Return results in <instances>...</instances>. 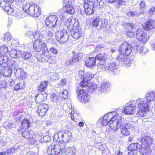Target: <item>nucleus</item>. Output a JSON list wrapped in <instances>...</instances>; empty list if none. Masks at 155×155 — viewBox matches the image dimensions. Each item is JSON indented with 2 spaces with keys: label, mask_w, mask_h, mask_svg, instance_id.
I'll list each match as a JSON object with an SVG mask.
<instances>
[{
  "label": "nucleus",
  "mask_w": 155,
  "mask_h": 155,
  "mask_svg": "<svg viewBox=\"0 0 155 155\" xmlns=\"http://www.w3.org/2000/svg\"><path fill=\"white\" fill-rule=\"evenodd\" d=\"M155 98V93L149 92L143 98H139L136 100L139 111L137 113V116L143 117L145 116L147 111H149V106Z\"/></svg>",
  "instance_id": "obj_1"
},
{
  "label": "nucleus",
  "mask_w": 155,
  "mask_h": 155,
  "mask_svg": "<svg viewBox=\"0 0 155 155\" xmlns=\"http://www.w3.org/2000/svg\"><path fill=\"white\" fill-rule=\"evenodd\" d=\"M4 12L8 15H13L18 18H22L26 15L38 17L41 13V10H4Z\"/></svg>",
  "instance_id": "obj_2"
},
{
  "label": "nucleus",
  "mask_w": 155,
  "mask_h": 155,
  "mask_svg": "<svg viewBox=\"0 0 155 155\" xmlns=\"http://www.w3.org/2000/svg\"><path fill=\"white\" fill-rule=\"evenodd\" d=\"M119 117V120L117 122L114 123L113 127V130L117 131L118 129L121 130V133L123 135H129L130 134V131L134 127L133 125L129 122L123 123Z\"/></svg>",
  "instance_id": "obj_3"
},
{
  "label": "nucleus",
  "mask_w": 155,
  "mask_h": 155,
  "mask_svg": "<svg viewBox=\"0 0 155 155\" xmlns=\"http://www.w3.org/2000/svg\"><path fill=\"white\" fill-rule=\"evenodd\" d=\"M113 112H110L105 114L98 120V122L101 123L102 126H106L108 125L113 130V127L114 126V123L117 121V120L115 119L117 118L115 116H113Z\"/></svg>",
  "instance_id": "obj_4"
},
{
  "label": "nucleus",
  "mask_w": 155,
  "mask_h": 155,
  "mask_svg": "<svg viewBox=\"0 0 155 155\" xmlns=\"http://www.w3.org/2000/svg\"><path fill=\"white\" fill-rule=\"evenodd\" d=\"M71 133L68 130L58 132L54 135L53 140L54 141L61 143H67L71 139Z\"/></svg>",
  "instance_id": "obj_5"
},
{
  "label": "nucleus",
  "mask_w": 155,
  "mask_h": 155,
  "mask_svg": "<svg viewBox=\"0 0 155 155\" xmlns=\"http://www.w3.org/2000/svg\"><path fill=\"white\" fill-rule=\"evenodd\" d=\"M33 49L36 52H39L42 50V54L46 57H48L49 52L45 43L41 41L36 40L33 43Z\"/></svg>",
  "instance_id": "obj_6"
},
{
  "label": "nucleus",
  "mask_w": 155,
  "mask_h": 155,
  "mask_svg": "<svg viewBox=\"0 0 155 155\" xmlns=\"http://www.w3.org/2000/svg\"><path fill=\"white\" fill-rule=\"evenodd\" d=\"M94 76V74L89 72L87 73L84 75L83 71H79L78 77L81 81L80 83V86L82 87H88V81L91 80Z\"/></svg>",
  "instance_id": "obj_7"
},
{
  "label": "nucleus",
  "mask_w": 155,
  "mask_h": 155,
  "mask_svg": "<svg viewBox=\"0 0 155 155\" xmlns=\"http://www.w3.org/2000/svg\"><path fill=\"white\" fill-rule=\"evenodd\" d=\"M142 150H144L145 151H147L149 153L152 151L150 149V146L153 143H155L154 140L150 137H145L142 138L140 141Z\"/></svg>",
  "instance_id": "obj_8"
},
{
  "label": "nucleus",
  "mask_w": 155,
  "mask_h": 155,
  "mask_svg": "<svg viewBox=\"0 0 155 155\" xmlns=\"http://www.w3.org/2000/svg\"><path fill=\"white\" fill-rule=\"evenodd\" d=\"M76 0H63V10H81L80 6L74 5L77 2Z\"/></svg>",
  "instance_id": "obj_9"
},
{
  "label": "nucleus",
  "mask_w": 155,
  "mask_h": 155,
  "mask_svg": "<svg viewBox=\"0 0 155 155\" xmlns=\"http://www.w3.org/2000/svg\"><path fill=\"white\" fill-rule=\"evenodd\" d=\"M56 38L60 43L63 44L66 42L69 38V35L66 30L55 32Z\"/></svg>",
  "instance_id": "obj_10"
},
{
  "label": "nucleus",
  "mask_w": 155,
  "mask_h": 155,
  "mask_svg": "<svg viewBox=\"0 0 155 155\" xmlns=\"http://www.w3.org/2000/svg\"><path fill=\"white\" fill-rule=\"evenodd\" d=\"M45 23L49 28L56 27L59 25V21L55 15H51L47 18L45 21Z\"/></svg>",
  "instance_id": "obj_11"
},
{
  "label": "nucleus",
  "mask_w": 155,
  "mask_h": 155,
  "mask_svg": "<svg viewBox=\"0 0 155 155\" xmlns=\"http://www.w3.org/2000/svg\"><path fill=\"white\" fill-rule=\"evenodd\" d=\"M77 93V97L79 100L82 103H87L89 101L90 96L84 89H78Z\"/></svg>",
  "instance_id": "obj_12"
},
{
  "label": "nucleus",
  "mask_w": 155,
  "mask_h": 155,
  "mask_svg": "<svg viewBox=\"0 0 155 155\" xmlns=\"http://www.w3.org/2000/svg\"><path fill=\"white\" fill-rule=\"evenodd\" d=\"M132 46L127 42L123 41L119 45V51L120 53L126 54L129 55L132 51Z\"/></svg>",
  "instance_id": "obj_13"
},
{
  "label": "nucleus",
  "mask_w": 155,
  "mask_h": 155,
  "mask_svg": "<svg viewBox=\"0 0 155 155\" xmlns=\"http://www.w3.org/2000/svg\"><path fill=\"white\" fill-rule=\"evenodd\" d=\"M83 56L82 53H80L73 55L71 58L66 60L65 63L67 65H74L78 63Z\"/></svg>",
  "instance_id": "obj_14"
},
{
  "label": "nucleus",
  "mask_w": 155,
  "mask_h": 155,
  "mask_svg": "<svg viewBox=\"0 0 155 155\" xmlns=\"http://www.w3.org/2000/svg\"><path fill=\"white\" fill-rule=\"evenodd\" d=\"M138 104L136 101H130V102L128 103L124 108V114H133L136 109V105L135 104Z\"/></svg>",
  "instance_id": "obj_15"
},
{
  "label": "nucleus",
  "mask_w": 155,
  "mask_h": 155,
  "mask_svg": "<svg viewBox=\"0 0 155 155\" xmlns=\"http://www.w3.org/2000/svg\"><path fill=\"white\" fill-rule=\"evenodd\" d=\"M123 25L124 28L127 29H131V31L128 30L127 31V35L128 36L132 37L135 36V32L136 30V28L137 27L135 25L130 23L124 22Z\"/></svg>",
  "instance_id": "obj_16"
},
{
  "label": "nucleus",
  "mask_w": 155,
  "mask_h": 155,
  "mask_svg": "<svg viewBox=\"0 0 155 155\" xmlns=\"http://www.w3.org/2000/svg\"><path fill=\"white\" fill-rule=\"evenodd\" d=\"M61 151L60 145L56 144L49 146L47 150V153L50 155H58Z\"/></svg>",
  "instance_id": "obj_17"
},
{
  "label": "nucleus",
  "mask_w": 155,
  "mask_h": 155,
  "mask_svg": "<svg viewBox=\"0 0 155 155\" xmlns=\"http://www.w3.org/2000/svg\"><path fill=\"white\" fill-rule=\"evenodd\" d=\"M79 22L78 19L72 17L69 18L68 19L67 26L68 29L71 31V29H74V28H76L79 27Z\"/></svg>",
  "instance_id": "obj_18"
},
{
  "label": "nucleus",
  "mask_w": 155,
  "mask_h": 155,
  "mask_svg": "<svg viewBox=\"0 0 155 155\" xmlns=\"http://www.w3.org/2000/svg\"><path fill=\"white\" fill-rule=\"evenodd\" d=\"M7 61H4L1 64V66L2 67L5 68L6 67H8V68H10V69H11L12 71L18 68V65L16 62L14 60L9 59L8 57H7Z\"/></svg>",
  "instance_id": "obj_19"
},
{
  "label": "nucleus",
  "mask_w": 155,
  "mask_h": 155,
  "mask_svg": "<svg viewBox=\"0 0 155 155\" xmlns=\"http://www.w3.org/2000/svg\"><path fill=\"white\" fill-rule=\"evenodd\" d=\"M107 68L108 69V73L115 75L119 73L118 70L119 68L118 65L116 63L114 62H111L107 65Z\"/></svg>",
  "instance_id": "obj_20"
},
{
  "label": "nucleus",
  "mask_w": 155,
  "mask_h": 155,
  "mask_svg": "<svg viewBox=\"0 0 155 155\" xmlns=\"http://www.w3.org/2000/svg\"><path fill=\"white\" fill-rule=\"evenodd\" d=\"M49 108L48 106L46 104L40 105L38 107L37 113L39 116L41 117L44 116Z\"/></svg>",
  "instance_id": "obj_21"
},
{
  "label": "nucleus",
  "mask_w": 155,
  "mask_h": 155,
  "mask_svg": "<svg viewBox=\"0 0 155 155\" xmlns=\"http://www.w3.org/2000/svg\"><path fill=\"white\" fill-rule=\"evenodd\" d=\"M14 71V75L17 78H18L22 80L26 77L27 73L22 68H18Z\"/></svg>",
  "instance_id": "obj_22"
},
{
  "label": "nucleus",
  "mask_w": 155,
  "mask_h": 155,
  "mask_svg": "<svg viewBox=\"0 0 155 155\" xmlns=\"http://www.w3.org/2000/svg\"><path fill=\"white\" fill-rule=\"evenodd\" d=\"M73 30L71 31V34L72 37L75 39H78L83 35V33L81 28L79 27L74 28Z\"/></svg>",
  "instance_id": "obj_23"
},
{
  "label": "nucleus",
  "mask_w": 155,
  "mask_h": 155,
  "mask_svg": "<svg viewBox=\"0 0 155 155\" xmlns=\"http://www.w3.org/2000/svg\"><path fill=\"white\" fill-rule=\"evenodd\" d=\"M142 26L144 29L147 31L150 30L155 28V21L150 19L143 23Z\"/></svg>",
  "instance_id": "obj_24"
},
{
  "label": "nucleus",
  "mask_w": 155,
  "mask_h": 155,
  "mask_svg": "<svg viewBox=\"0 0 155 155\" xmlns=\"http://www.w3.org/2000/svg\"><path fill=\"white\" fill-rule=\"evenodd\" d=\"M10 46L7 47L5 45H2L0 47V57L6 56L8 57L7 55L9 53L10 50Z\"/></svg>",
  "instance_id": "obj_25"
},
{
  "label": "nucleus",
  "mask_w": 155,
  "mask_h": 155,
  "mask_svg": "<svg viewBox=\"0 0 155 155\" xmlns=\"http://www.w3.org/2000/svg\"><path fill=\"white\" fill-rule=\"evenodd\" d=\"M109 84L107 83L102 82L97 88L99 91V93H101L107 92L109 90Z\"/></svg>",
  "instance_id": "obj_26"
},
{
  "label": "nucleus",
  "mask_w": 155,
  "mask_h": 155,
  "mask_svg": "<svg viewBox=\"0 0 155 155\" xmlns=\"http://www.w3.org/2000/svg\"><path fill=\"white\" fill-rule=\"evenodd\" d=\"M13 48V46H12V47L10 48V49L9 54L12 58H19L21 54V52L18 50H12V49Z\"/></svg>",
  "instance_id": "obj_27"
},
{
  "label": "nucleus",
  "mask_w": 155,
  "mask_h": 155,
  "mask_svg": "<svg viewBox=\"0 0 155 155\" xmlns=\"http://www.w3.org/2000/svg\"><path fill=\"white\" fill-rule=\"evenodd\" d=\"M2 70L0 71L1 73H2L3 76L5 77H10L11 76L12 73V70L10 69V68L8 67H6L5 68L2 67Z\"/></svg>",
  "instance_id": "obj_28"
},
{
  "label": "nucleus",
  "mask_w": 155,
  "mask_h": 155,
  "mask_svg": "<svg viewBox=\"0 0 155 155\" xmlns=\"http://www.w3.org/2000/svg\"><path fill=\"white\" fill-rule=\"evenodd\" d=\"M138 149L141 150H142L141 146L138 143H131L128 147V150L133 151H136Z\"/></svg>",
  "instance_id": "obj_29"
},
{
  "label": "nucleus",
  "mask_w": 155,
  "mask_h": 155,
  "mask_svg": "<svg viewBox=\"0 0 155 155\" xmlns=\"http://www.w3.org/2000/svg\"><path fill=\"white\" fill-rule=\"evenodd\" d=\"M96 63V58L94 57L89 58L85 61V65L90 68L95 65Z\"/></svg>",
  "instance_id": "obj_30"
},
{
  "label": "nucleus",
  "mask_w": 155,
  "mask_h": 155,
  "mask_svg": "<svg viewBox=\"0 0 155 155\" xmlns=\"http://www.w3.org/2000/svg\"><path fill=\"white\" fill-rule=\"evenodd\" d=\"M84 4L83 7L84 10H93L94 8V5L93 2L89 0H85L84 1Z\"/></svg>",
  "instance_id": "obj_31"
},
{
  "label": "nucleus",
  "mask_w": 155,
  "mask_h": 155,
  "mask_svg": "<svg viewBox=\"0 0 155 155\" xmlns=\"http://www.w3.org/2000/svg\"><path fill=\"white\" fill-rule=\"evenodd\" d=\"M76 150L74 147H69L64 149V152L66 155H76Z\"/></svg>",
  "instance_id": "obj_32"
},
{
  "label": "nucleus",
  "mask_w": 155,
  "mask_h": 155,
  "mask_svg": "<svg viewBox=\"0 0 155 155\" xmlns=\"http://www.w3.org/2000/svg\"><path fill=\"white\" fill-rule=\"evenodd\" d=\"M32 35V36H30V38H32V37H33L35 40V41L36 40L42 41L43 35L41 32L38 31H36L33 33Z\"/></svg>",
  "instance_id": "obj_33"
},
{
  "label": "nucleus",
  "mask_w": 155,
  "mask_h": 155,
  "mask_svg": "<svg viewBox=\"0 0 155 155\" xmlns=\"http://www.w3.org/2000/svg\"><path fill=\"white\" fill-rule=\"evenodd\" d=\"M124 108L123 109L120 108V107L116 110L115 112L113 111L114 113H113V116H115L117 117L115 120H119V118L120 117L121 118V120H122V118L121 117V115H123V114H124Z\"/></svg>",
  "instance_id": "obj_34"
},
{
  "label": "nucleus",
  "mask_w": 155,
  "mask_h": 155,
  "mask_svg": "<svg viewBox=\"0 0 155 155\" xmlns=\"http://www.w3.org/2000/svg\"><path fill=\"white\" fill-rule=\"evenodd\" d=\"M31 124L29 120L27 118L23 119L21 122V125L25 129H28L30 126Z\"/></svg>",
  "instance_id": "obj_35"
},
{
  "label": "nucleus",
  "mask_w": 155,
  "mask_h": 155,
  "mask_svg": "<svg viewBox=\"0 0 155 155\" xmlns=\"http://www.w3.org/2000/svg\"><path fill=\"white\" fill-rule=\"evenodd\" d=\"M33 132L31 131L25 130L22 133L23 137L30 139H33Z\"/></svg>",
  "instance_id": "obj_36"
},
{
  "label": "nucleus",
  "mask_w": 155,
  "mask_h": 155,
  "mask_svg": "<svg viewBox=\"0 0 155 155\" xmlns=\"http://www.w3.org/2000/svg\"><path fill=\"white\" fill-rule=\"evenodd\" d=\"M25 87L24 82L21 80L15 85L14 87V90L15 91H18L20 89H23Z\"/></svg>",
  "instance_id": "obj_37"
},
{
  "label": "nucleus",
  "mask_w": 155,
  "mask_h": 155,
  "mask_svg": "<svg viewBox=\"0 0 155 155\" xmlns=\"http://www.w3.org/2000/svg\"><path fill=\"white\" fill-rule=\"evenodd\" d=\"M48 84V81H45L40 83L38 87V89L41 92L43 91L46 90L47 86Z\"/></svg>",
  "instance_id": "obj_38"
},
{
  "label": "nucleus",
  "mask_w": 155,
  "mask_h": 155,
  "mask_svg": "<svg viewBox=\"0 0 155 155\" xmlns=\"http://www.w3.org/2000/svg\"><path fill=\"white\" fill-rule=\"evenodd\" d=\"M136 50L143 55L146 54L149 51L144 46H137Z\"/></svg>",
  "instance_id": "obj_39"
},
{
  "label": "nucleus",
  "mask_w": 155,
  "mask_h": 155,
  "mask_svg": "<svg viewBox=\"0 0 155 155\" xmlns=\"http://www.w3.org/2000/svg\"><path fill=\"white\" fill-rule=\"evenodd\" d=\"M12 38V36L10 33L7 32L2 36L1 39L5 42H8Z\"/></svg>",
  "instance_id": "obj_40"
},
{
  "label": "nucleus",
  "mask_w": 155,
  "mask_h": 155,
  "mask_svg": "<svg viewBox=\"0 0 155 155\" xmlns=\"http://www.w3.org/2000/svg\"><path fill=\"white\" fill-rule=\"evenodd\" d=\"M21 56L23 59L25 61H28L32 58L31 54L28 51H25L23 53H21Z\"/></svg>",
  "instance_id": "obj_41"
},
{
  "label": "nucleus",
  "mask_w": 155,
  "mask_h": 155,
  "mask_svg": "<svg viewBox=\"0 0 155 155\" xmlns=\"http://www.w3.org/2000/svg\"><path fill=\"white\" fill-rule=\"evenodd\" d=\"M3 127L6 129H10L15 127V125L13 122L7 121L4 123Z\"/></svg>",
  "instance_id": "obj_42"
},
{
  "label": "nucleus",
  "mask_w": 155,
  "mask_h": 155,
  "mask_svg": "<svg viewBox=\"0 0 155 155\" xmlns=\"http://www.w3.org/2000/svg\"><path fill=\"white\" fill-rule=\"evenodd\" d=\"M107 65L105 64L104 61L102 63H101L97 66V69L100 71H103L108 73V69L107 68Z\"/></svg>",
  "instance_id": "obj_43"
},
{
  "label": "nucleus",
  "mask_w": 155,
  "mask_h": 155,
  "mask_svg": "<svg viewBox=\"0 0 155 155\" xmlns=\"http://www.w3.org/2000/svg\"><path fill=\"white\" fill-rule=\"evenodd\" d=\"M128 55L126 54L120 53V54L117 58V60L119 61L123 62L124 63L125 61L126 60V58H127V56Z\"/></svg>",
  "instance_id": "obj_44"
},
{
  "label": "nucleus",
  "mask_w": 155,
  "mask_h": 155,
  "mask_svg": "<svg viewBox=\"0 0 155 155\" xmlns=\"http://www.w3.org/2000/svg\"><path fill=\"white\" fill-rule=\"evenodd\" d=\"M44 100L43 95L42 94H39L35 96V100L37 103H40L43 101Z\"/></svg>",
  "instance_id": "obj_45"
},
{
  "label": "nucleus",
  "mask_w": 155,
  "mask_h": 155,
  "mask_svg": "<svg viewBox=\"0 0 155 155\" xmlns=\"http://www.w3.org/2000/svg\"><path fill=\"white\" fill-rule=\"evenodd\" d=\"M108 23V21L105 19H101L99 26L100 28L102 29H103L106 27V25Z\"/></svg>",
  "instance_id": "obj_46"
},
{
  "label": "nucleus",
  "mask_w": 155,
  "mask_h": 155,
  "mask_svg": "<svg viewBox=\"0 0 155 155\" xmlns=\"http://www.w3.org/2000/svg\"><path fill=\"white\" fill-rule=\"evenodd\" d=\"M145 34H144L143 29L141 28H139L136 31V38L137 39L140 40V37L145 35Z\"/></svg>",
  "instance_id": "obj_47"
},
{
  "label": "nucleus",
  "mask_w": 155,
  "mask_h": 155,
  "mask_svg": "<svg viewBox=\"0 0 155 155\" xmlns=\"http://www.w3.org/2000/svg\"><path fill=\"white\" fill-rule=\"evenodd\" d=\"M60 97L64 99H67L68 97V91L66 90H62L60 92Z\"/></svg>",
  "instance_id": "obj_48"
},
{
  "label": "nucleus",
  "mask_w": 155,
  "mask_h": 155,
  "mask_svg": "<svg viewBox=\"0 0 155 155\" xmlns=\"http://www.w3.org/2000/svg\"><path fill=\"white\" fill-rule=\"evenodd\" d=\"M96 60L97 59L98 60L100 61H104L106 59L107 57L106 55L104 54H99L96 55Z\"/></svg>",
  "instance_id": "obj_49"
},
{
  "label": "nucleus",
  "mask_w": 155,
  "mask_h": 155,
  "mask_svg": "<svg viewBox=\"0 0 155 155\" xmlns=\"http://www.w3.org/2000/svg\"><path fill=\"white\" fill-rule=\"evenodd\" d=\"M100 21V18H96L93 20L91 25L94 27H98L99 26Z\"/></svg>",
  "instance_id": "obj_50"
},
{
  "label": "nucleus",
  "mask_w": 155,
  "mask_h": 155,
  "mask_svg": "<svg viewBox=\"0 0 155 155\" xmlns=\"http://www.w3.org/2000/svg\"><path fill=\"white\" fill-rule=\"evenodd\" d=\"M117 4L115 6L116 8H119L121 7L122 5H124L126 2V0H116Z\"/></svg>",
  "instance_id": "obj_51"
},
{
  "label": "nucleus",
  "mask_w": 155,
  "mask_h": 155,
  "mask_svg": "<svg viewBox=\"0 0 155 155\" xmlns=\"http://www.w3.org/2000/svg\"><path fill=\"white\" fill-rule=\"evenodd\" d=\"M46 58H45V60H48V61L50 63L54 64L56 61V58L54 56H51L49 57V55L48 57L45 56Z\"/></svg>",
  "instance_id": "obj_52"
},
{
  "label": "nucleus",
  "mask_w": 155,
  "mask_h": 155,
  "mask_svg": "<svg viewBox=\"0 0 155 155\" xmlns=\"http://www.w3.org/2000/svg\"><path fill=\"white\" fill-rule=\"evenodd\" d=\"M140 40L139 39H137L140 43L143 44H145L147 41V36L145 35L142 36L140 37Z\"/></svg>",
  "instance_id": "obj_53"
},
{
  "label": "nucleus",
  "mask_w": 155,
  "mask_h": 155,
  "mask_svg": "<svg viewBox=\"0 0 155 155\" xmlns=\"http://www.w3.org/2000/svg\"><path fill=\"white\" fill-rule=\"evenodd\" d=\"M50 99L51 101L57 103L58 101V96L56 94L53 93L51 95Z\"/></svg>",
  "instance_id": "obj_54"
},
{
  "label": "nucleus",
  "mask_w": 155,
  "mask_h": 155,
  "mask_svg": "<svg viewBox=\"0 0 155 155\" xmlns=\"http://www.w3.org/2000/svg\"><path fill=\"white\" fill-rule=\"evenodd\" d=\"M132 62L133 58L127 57L126 60L125 61L124 64H126L127 66H131V64Z\"/></svg>",
  "instance_id": "obj_55"
},
{
  "label": "nucleus",
  "mask_w": 155,
  "mask_h": 155,
  "mask_svg": "<svg viewBox=\"0 0 155 155\" xmlns=\"http://www.w3.org/2000/svg\"><path fill=\"white\" fill-rule=\"evenodd\" d=\"M93 2L95 3L97 2V5H98V7L100 8H102L103 2L101 1V0H94Z\"/></svg>",
  "instance_id": "obj_56"
},
{
  "label": "nucleus",
  "mask_w": 155,
  "mask_h": 155,
  "mask_svg": "<svg viewBox=\"0 0 155 155\" xmlns=\"http://www.w3.org/2000/svg\"><path fill=\"white\" fill-rule=\"evenodd\" d=\"M11 47H12L13 45L15 46H18L19 45V43L17 39H13L11 42Z\"/></svg>",
  "instance_id": "obj_57"
},
{
  "label": "nucleus",
  "mask_w": 155,
  "mask_h": 155,
  "mask_svg": "<svg viewBox=\"0 0 155 155\" xmlns=\"http://www.w3.org/2000/svg\"><path fill=\"white\" fill-rule=\"evenodd\" d=\"M66 79H63L59 82L58 84V86L59 87L60 86H64L66 84Z\"/></svg>",
  "instance_id": "obj_58"
},
{
  "label": "nucleus",
  "mask_w": 155,
  "mask_h": 155,
  "mask_svg": "<svg viewBox=\"0 0 155 155\" xmlns=\"http://www.w3.org/2000/svg\"><path fill=\"white\" fill-rule=\"evenodd\" d=\"M127 15L129 16L134 17L138 16L139 14L136 11H131L128 12Z\"/></svg>",
  "instance_id": "obj_59"
},
{
  "label": "nucleus",
  "mask_w": 155,
  "mask_h": 155,
  "mask_svg": "<svg viewBox=\"0 0 155 155\" xmlns=\"http://www.w3.org/2000/svg\"><path fill=\"white\" fill-rule=\"evenodd\" d=\"M7 86V83L6 81L3 80L0 83V89L5 88Z\"/></svg>",
  "instance_id": "obj_60"
},
{
  "label": "nucleus",
  "mask_w": 155,
  "mask_h": 155,
  "mask_svg": "<svg viewBox=\"0 0 155 155\" xmlns=\"http://www.w3.org/2000/svg\"><path fill=\"white\" fill-rule=\"evenodd\" d=\"M41 141H43L45 142H49L51 140L50 137L48 135H46L44 136L41 139Z\"/></svg>",
  "instance_id": "obj_61"
},
{
  "label": "nucleus",
  "mask_w": 155,
  "mask_h": 155,
  "mask_svg": "<svg viewBox=\"0 0 155 155\" xmlns=\"http://www.w3.org/2000/svg\"><path fill=\"white\" fill-rule=\"evenodd\" d=\"M50 52L53 54H58V51L57 49L54 47H52L50 49Z\"/></svg>",
  "instance_id": "obj_62"
},
{
  "label": "nucleus",
  "mask_w": 155,
  "mask_h": 155,
  "mask_svg": "<svg viewBox=\"0 0 155 155\" xmlns=\"http://www.w3.org/2000/svg\"><path fill=\"white\" fill-rule=\"evenodd\" d=\"M64 12L66 14L71 15L74 14L75 13L74 10H61V12L63 13Z\"/></svg>",
  "instance_id": "obj_63"
},
{
  "label": "nucleus",
  "mask_w": 155,
  "mask_h": 155,
  "mask_svg": "<svg viewBox=\"0 0 155 155\" xmlns=\"http://www.w3.org/2000/svg\"><path fill=\"white\" fill-rule=\"evenodd\" d=\"M84 13L85 12V14L88 16L93 14L94 13V10H83Z\"/></svg>",
  "instance_id": "obj_64"
}]
</instances>
